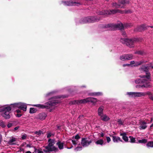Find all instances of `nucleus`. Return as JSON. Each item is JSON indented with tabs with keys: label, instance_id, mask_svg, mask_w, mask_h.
<instances>
[{
	"label": "nucleus",
	"instance_id": "1",
	"mask_svg": "<svg viewBox=\"0 0 153 153\" xmlns=\"http://www.w3.org/2000/svg\"><path fill=\"white\" fill-rule=\"evenodd\" d=\"M48 144L47 146H44L45 149H43V151L45 152H49L50 153L51 152H58L59 151L57 148H56L54 145L55 143V141L54 140L49 139L48 140Z\"/></svg>",
	"mask_w": 153,
	"mask_h": 153
},
{
	"label": "nucleus",
	"instance_id": "2",
	"mask_svg": "<svg viewBox=\"0 0 153 153\" xmlns=\"http://www.w3.org/2000/svg\"><path fill=\"white\" fill-rule=\"evenodd\" d=\"M132 26L131 24H125L123 25L122 23L118 24H108L105 25V28L110 27L112 29L115 30L118 29L120 30H123L124 28H129Z\"/></svg>",
	"mask_w": 153,
	"mask_h": 153
},
{
	"label": "nucleus",
	"instance_id": "3",
	"mask_svg": "<svg viewBox=\"0 0 153 153\" xmlns=\"http://www.w3.org/2000/svg\"><path fill=\"white\" fill-rule=\"evenodd\" d=\"M127 94L129 95H131V97H140L141 96H145L148 95L149 99L153 101V94L151 92L147 91L141 93V92H127Z\"/></svg>",
	"mask_w": 153,
	"mask_h": 153
},
{
	"label": "nucleus",
	"instance_id": "4",
	"mask_svg": "<svg viewBox=\"0 0 153 153\" xmlns=\"http://www.w3.org/2000/svg\"><path fill=\"white\" fill-rule=\"evenodd\" d=\"M101 17L99 16H90L82 18L79 20V22L81 24H86L87 23H93L95 22L99 21Z\"/></svg>",
	"mask_w": 153,
	"mask_h": 153
},
{
	"label": "nucleus",
	"instance_id": "5",
	"mask_svg": "<svg viewBox=\"0 0 153 153\" xmlns=\"http://www.w3.org/2000/svg\"><path fill=\"white\" fill-rule=\"evenodd\" d=\"M59 102L58 100H55L50 101L46 103L45 105L38 104L34 105H33L35 107H39L41 108H51L52 106L55 105Z\"/></svg>",
	"mask_w": 153,
	"mask_h": 153
},
{
	"label": "nucleus",
	"instance_id": "6",
	"mask_svg": "<svg viewBox=\"0 0 153 153\" xmlns=\"http://www.w3.org/2000/svg\"><path fill=\"white\" fill-rule=\"evenodd\" d=\"M153 69V63H150L147 64L143 65L139 68V70H142L145 72L146 75L142 76L143 77H150L151 74L149 72L151 69Z\"/></svg>",
	"mask_w": 153,
	"mask_h": 153
},
{
	"label": "nucleus",
	"instance_id": "7",
	"mask_svg": "<svg viewBox=\"0 0 153 153\" xmlns=\"http://www.w3.org/2000/svg\"><path fill=\"white\" fill-rule=\"evenodd\" d=\"M120 41L123 44H126V45L130 47H133L134 43L136 42H139V39H124L121 38Z\"/></svg>",
	"mask_w": 153,
	"mask_h": 153
},
{
	"label": "nucleus",
	"instance_id": "8",
	"mask_svg": "<svg viewBox=\"0 0 153 153\" xmlns=\"http://www.w3.org/2000/svg\"><path fill=\"white\" fill-rule=\"evenodd\" d=\"M11 110L10 106L2 107L0 108V112H2L1 115L5 119H9L11 117L10 111Z\"/></svg>",
	"mask_w": 153,
	"mask_h": 153
},
{
	"label": "nucleus",
	"instance_id": "9",
	"mask_svg": "<svg viewBox=\"0 0 153 153\" xmlns=\"http://www.w3.org/2000/svg\"><path fill=\"white\" fill-rule=\"evenodd\" d=\"M150 77H141V79H138L137 81L136 80L135 82L136 83H143V85H142V87H145V88H149L150 87V84L149 82L147 81V79H149Z\"/></svg>",
	"mask_w": 153,
	"mask_h": 153
},
{
	"label": "nucleus",
	"instance_id": "10",
	"mask_svg": "<svg viewBox=\"0 0 153 153\" xmlns=\"http://www.w3.org/2000/svg\"><path fill=\"white\" fill-rule=\"evenodd\" d=\"M93 141L92 138L90 137L82 138V139L81 143L83 146H87L89 145Z\"/></svg>",
	"mask_w": 153,
	"mask_h": 153
},
{
	"label": "nucleus",
	"instance_id": "11",
	"mask_svg": "<svg viewBox=\"0 0 153 153\" xmlns=\"http://www.w3.org/2000/svg\"><path fill=\"white\" fill-rule=\"evenodd\" d=\"M118 11V10H111L110 11L107 10H102V11L97 10V13L100 15H108L117 13Z\"/></svg>",
	"mask_w": 153,
	"mask_h": 153
},
{
	"label": "nucleus",
	"instance_id": "12",
	"mask_svg": "<svg viewBox=\"0 0 153 153\" xmlns=\"http://www.w3.org/2000/svg\"><path fill=\"white\" fill-rule=\"evenodd\" d=\"M147 27L146 25H143L137 27L135 28L134 30L135 31H142L146 29Z\"/></svg>",
	"mask_w": 153,
	"mask_h": 153
},
{
	"label": "nucleus",
	"instance_id": "13",
	"mask_svg": "<svg viewBox=\"0 0 153 153\" xmlns=\"http://www.w3.org/2000/svg\"><path fill=\"white\" fill-rule=\"evenodd\" d=\"M139 128L140 129H145L147 127L146 124L147 122H145L144 120H141L139 122Z\"/></svg>",
	"mask_w": 153,
	"mask_h": 153
},
{
	"label": "nucleus",
	"instance_id": "14",
	"mask_svg": "<svg viewBox=\"0 0 153 153\" xmlns=\"http://www.w3.org/2000/svg\"><path fill=\"white\" fill-rule=\"evenodd\" d=\"M104 109V108L103 106H100L98 108L97 114L100 117V118L102 116L103 114V111Z\"/></svg>",
	"mask_w": 153,
	"mask_h": 153
},
{
	"label": "nucleus",
	"instance_id": "15",
	"mask_svg": "<svg viewBox=\"0 0 153 153\" xmlns=\"http://www.w3.org/2000/svg\"><path fill=\"white\" fill-rule=\"evenodd\" d=\"M111 137L112 138V140L114 142L118 143L119 141L123 142V140L120 137L116 136L114 135H110Z\"/></svg>",
	"mask_w": 153,
	"mask_h": 153
},
{
	"label": "nucleus",
	"instance_id": "16",
	"mask_svg": "<svg viewBox=\"0 0 153 153\" xmlns=\"http://www.w3.org/2000/svg\"><path fill=\"white\" fill-rule=\"evenodd\" d=\"M47 115L45 113H40L39 114L37 118L38 119L40 120H44L46 117Z\"/></svg>",
	"mask_w": 153,
	"mask_h": 153
},
{
	"label": "nucleus",
	"instance_id": "17",
	"mask_svg": "<svg viewBox=\"0 0 153 153\" xmlns=\"http://www.w3.org/2000/svg\"><path fill=\"white\" fill-rule=\"evenodd\" d=\"M76 102L78 103H85L88 102V98L87 97L86 99H82V100H76L75 101Z\"/></svg>",
	"mask_w": 153,
	"mask_h": 153
},
{
	"label": "nucleus",
	"instance_id": "18",
	"mask_svg": "<svg viewBox=\"0 0 153 153\" xmlns=\"http://www.w3.org/2000/svg\"><path fill=\"white\" fill-rule=\"evenodd\" d=\"M62 3L64 4L65 5H67L68 6H71V5H73L75 2H73L71 1H62Z\"/></svg>",
	"mask_w": 153,
	"mask_h": 153
},
{
	"label": "nucleus",
	"instance_id": "19",
	"mask_svg": "<svg viewBox=\"0 0 153 153\" xmlns=\"http://www.w3.org/2000/svg\"><path fill=\"white\" fill-rule=\"evenodd\" d=\"M120 135L122 136V139L125 142H128L129 139L128 137L126 136V133H121Z\"/></svg>",
	"mask_w": 153,
	"mask_h": 153
},
{
	"label": "nucleus",
	"instance_id": "20",
	"mask_svg": "<svg viewBox=\"0 0 153 153\" xmlns=\"http://www.w3.org/2000/svg\"><path fill=\"white\" fill-rule=\"evenodd\" d=\"M100 119L105 122H107L110 119V118L108 116H107L106 114H103L101 117Z\"/></svg>",
	"mask_w": 153,
	"mask_h": 153
},
{
	"label": "nucleus",
	"instance_id": "21",
	"mask_svg": "<svg viewBox=\"0 0 153 153\" xmlns=\"http://www.w3.org/2000/svg\"><path fill=\"white\" fill-rule=\"evenodd\" d=\"M103 94L102 92H94V93H89V95L90 96H100V95H102Z\"/></svg>",
	"mask_w": 153,
	"mask_h": 153
},
{
	"label": "nucleus",
	"instance_id": "22",
	"mask_svg": "<svg viewBox=\"0 0 153 153\" xmlns=\"http://www.w3.org/2000/svg\"><path fill=\"white\" fill-rule=\"evenodd\" d=\"M64 144V143L61 142V141H58L56 143V145H58V148L60 149H63Z\"/></svg>",
	"mask_w": 153,
	"mask_h": 153
},
{
	"label": "nucleus",
	"instance_id": "23",
	"mask_svg": "<svg viewBox=\"0 0 153 153\" xmlns=\"http://www.w3.org/2000/svg\"><path fill=\"white\" fill-rule=\"evenodd\" d=\"M146 62H147L146 61H141L140 62H135V65H134L133 66H131V67L138 66H139V65H141V64H142L143 63H146Z\"/></svg>",
	"mask_w": 153,
	"mask_h": 153
},
{
	"label": "nucleus",
	"instance_id": "24",
	"mask_svg": "<svg viewBox=\"0 0 153 153\" xmlns=\"http://www.w3.org/2000/svg\"><path fill=\"white\" fill-rule=\"evenodd\" d=\"M97 99L94 98V97H88V102H91L92 103H95L97 102Z\"/></svg>",
	"mask_w": 153,
	"mask_h": 153
},
{
	"label": "nucleus",
	"instance_id": "25",
	"mask_svg": "<svg viewBox=\"0 0 153 153\" xmlns=\"http://www.w3.org/2000/svg\"><path fill=\"white\" fill-rule=\"evenodd\" d=\"M20 102L19 103H14V104H11L10 105L11 106V108H19L20 105Z\"/></svg>",
	"mask_w": 153,
	"mask_h": 153
},
{
	"label": "nucleus",
	"instance_id": "26",
	"mask_svg": "<svg viewBox=\"0 0 153 153\" xmlns=\"http://www.w3.org/2000/svg\"><path fill=\"white\" fill-rule=\"evenodd\" d=\"M19 108H20L21 110H23L24 111H26L27 110V105H25L23 103L20 102Z\"/></svg>",
	"mask_w": 153,
	"mask_h": 153
},
{
	"label": "nucleus",
	"instance_id": "27",
	"mask_svg": "<svg viewBox=\"0 0 153 153\" xmlns=\"http://www.w3.org/2000/svg\"><path fill=\"white\" fill-rule=\"evenodd\" d=\"M129 1V0H118L119 3L123 5L128 3Z\"/></svg>",
	"mask_w": 153,
	"mask_h": 153
},
{
	"label": "nucleus",
	"instance_id": "28",
	"mask_svg": "<svg viewBox=\"0 0 153 153\" xmlns=\"http://www.w3.org/2000/svg\"><path fill=\"white\" fill-rule=\"evenodd\" d=\"M113 6L114 7H115L116 8H124V6H121V5L120 4H117L116 3V2H114V3H113L112 4Z\"/></svg>",
	"mask_w": 153,
	"mask_h": 153
},
{
	"label": "nucleus",
	"instance_id": "29",
	"mask_svg": "<svg viewBox=\"0 0 153 153\" xmlns=\"http://www.w3.org/2000/svg\"><path fill=\"white\" fill-rule=\"evenodd\" d=\"M104 143V141L103 139H100L99 140H97L95 142L96 144H100V145H103Z\"/></svg>",
	"mask_w": 153,
	"mask_h": 153
},
{
	"label": "nucleus",
	"instance_id": "30",
	"mask_svg": "<svg viewBox=\"0 0 153 153\" xmlns=\"http://www.w3.org/2000/svg\"><path fill=\"white\" fill-rule=\"evenodd\" d=\"M133 55L132 54H127L126 55V60H130L132 59Z\"/></svg>",
	"mask_w": 153,
	"mask_h": 153
},
{
	"label": "nucleus",
	"instance_id": "31",
	"mask_svg": "<svg viewBox=\"0 0 153 153\" xmlns=\"http://www.w3.org/2000/svg\"><path fill=\"white\" fill-rule=\"evenodd\" d=\"M37 111V109L36 108H30V114L36 112Z\"/></svg>",
	"mask_w": 153,
	"mask_h": 153
},
{
	"label": "nucleus",
	"instance_id": "32",
	"mask_svg": "<svg viewBox=\"0 0 153 153\" xmlns=\"http://www.w3.org/2000/svg\"><path fill=\"white\" fill-rule=\"evenodd\" d=\"M144 53V51H136L135 54H138L139 55H143Z\"/></svg>",
	"mask_w": 153,
	"mask_h": 153
},
{
	"label": "nucleus",
	"instance_id": "33",
	"mask_svg": "<svg viewBox=\"0 0 153 153\" xmlns=\"http://www.w3.org/2000/svg\"><path fill=\"white\" fill-rule=\"evenodd\" d=\"M147 140L146 139H143L141 140H139L138 142L139 143H145L147 142Z\"/></svg>",
	"mask_w": 153,
	"mask_h": 153
},
{
	"label": "nucleus",
	"instance_id": "34",
	"mask_svg": "<svg viewBox=\"0 0 153 153\" xmlns=\"http://www.w3.org/2000/svg\"><path fill=\"white\" fill-rule=\"evenodd\" d=\"M146 146L150 147H153V142H149L147 143L146 144Z\"/></svg>",
	"mask_w": 153,
	"mask_h": 153
},
{
	"label": "nucleus",
	"instance_id": "35",
	"mask_svg": "<svg viewBox=\"0 0 153 153\" xmlns=\"http://www.w3.org/2000/svg\"><path fill=\"white\" fill-rule=\"evenodd\" d=\"M129 137L130 139L129 142L131 143H134L135 142V138H134L132 136H129Z\"/></svg>",
	"mask_w": 153,
	"mask_h": 153
},
{
	"label": "nucleus",
	"instance_id": "36",
	"mask_svg": "<svg viewBox=\"0 0 153 153\" xmlns=\"http://www.w3.org/2000/svg\"><path fill=\"white\" fill-rule=\"evenodd\" d=\"M16 141V139L15 138H13L8 141V143L10 144H13V143Z\"/></svg>",
	"mask_w": 153,
	"mask_h": 153
},
{
	"label": "nucleus",
	"instance_id": "37",
	"mask_svg": "<svg viewBox=\"0 0 153 153\" xmlns=\"http://www.w3.org/2000/svg\"><path fill=\"white\" fill-rule=\"evenodd\" d=\"M43 134V131H41V130H39V131H36L35 132V134H38L39 135H40L42 134Z\"/></svg>",
	"mask_w": 153,
	"mask_h": 153
},
{
	"label": "nucleus",
	"instance_id": "38",
	"mask_svg": "<svg viewBox=\"0 0 153 153\" xmlns=\"http://www.w3.org/2000/svg\"><path fill=\"white\" fill-rule=\"evenodd\" d=\"M27 137V135L26 134H22L21 138L22 140H25Z\"/></svg>",
	"mask_w": 153,
	"mask_h": 153
},
{
	"label": "nucleus",
	"instance_id": "39",
	"mask_svg": "<svg viewBox=\"0 0 153 153\" xmlns=\"http://www.w3.org/2000/svg\"><path fill=\"white\" fill-rule=\"evenodd\" d=\"M120 59L121 60L125 61L126 60V55L123 56H121L120 58Z\"/></svg>",
	"mask_w": 153,
	"mask_h": 153
},
{
	"label": "nucleus",
	"instance_id": "40",
	"mask_svg": "<svg viewBox=\"0 0 153 153\" xmlns=\"http://www.w3.org/2000/svg\"><path fill=\"white\" fill-rule=\"evenodd\" d=\"M35 152H38V153H43V152L42 151H40L39 149H37L35 148Z\"/></svg>",
	"mask_w": 153,
	"mask_h": 153
},
{
	"label": "nucleus",
	"instance_id": "41",
	"mask_svg": "<svg viewBox=\"0 0 153 153\" xmlns=\"http://www.w3.org/2000/svg\"><path fill=\"white\" fill-rule=\"evenodd\" d=\"M82 149V146H77L76 148H75V150L76 151H78L79 150H80Z\"/></svg>",
	"mask_w": 153,
	"mask_h": 153
},
{
	"label": "nucleus",
	"instance_id": "42",
	"mask_svg": "<svg viewBox=\"0 0 153 153\" xmlns=\"http://www.w3.org/2000/svg\"><path fill=\"white\" fill-rule=\"evenodd\" d=\"M80 138V137L79 136V134H77L75 135L74 137V138L76 140H79Z\"/></svg>",
	"mask_w": 153,
	"mask_h": 153
},
{
	"label": "nucleus",
	"instance_id": "43",
	"mask_svg": "<svg viewBox=\"0 0 153 153\" xmlns=\"http://www.w3.org/2000/svg\"><path fill=\"white\" fill-rule=\"evenodd\" d=\"M106 139L107 141V142L109 143L111 141V138L109 137H106Z\"/></svg>",
	"mask_w": 153,
	"mask_h": 153
},
{
	"label": "nucleus",
	"instance_id": "44",
	"mask_svg": "<svg viewBox=\"0 0 153 153\" xmlns=\"http://www.w3.org/2000/svg\"><path fill=\"white\" fill-rule=\"evenodd\" d=\"M22 115V114L21 113H17L16 114V116L17 117H21Z\"/></svg>",
	"mask_w": 153,
	"mask_h": 153
},
{
	"label": "nucleus",
	"instance_id": "45",
	"mask_svg": "<svg viewBox=\"0 0 153 153\" xmlns=\"http://www.w3.org/2000/svg\"><path fill=\"white\" fill-rule=\"evenodd\" d=\"M117 122L119 123L120 124L123 125V123L122 122V121H121V120L119 119L117 120Z\"/></svg>",
	"mask_w": 153,
	"mask_h": 153
},
{
	"label": "nucleus",
	"instance_id": "46",
	"mask_svg": "<svg viewBox=\"0 0 153 153\" xmlns=\"http://www.w3.org/2000/svg\"><path fill=\"white\" fill-rule=\"evenodd\" d=\"M71 141L73 144L74 145H76V144H77L76 141L75 140H71Z\"/></svg>",
	"mask_w": 153,
	"mask_h": 153
},
{
	"label": "nucleus",
	"instance_id": "47",
	"mask_svg": "<svg viewBox=\"0 0 153 153\" xmlns=\"http://www.w3.org/2000/svg\"><path fill=\"white\" fill-rule=\"evenodd\" d=\"M13 125L12 123H9L7 125V126L8 128H10Z\"/></svg>",
	"mask_w": 153,
	"mask_h": 153
},
{
	"label": "nucleus",
	"instance_id": "48",
	"mask_svg": "<svg viewBox=\"0 0 153 153\" xmlns=\"http://www.w3.org/2000/svg\"><path fill=\"white\" fill-rule=\"evenodd\" d=\"M51 133H49L47 134V137L48 138H49V137H51Z\"/></svg>",
	"mask_w": 153,
	"mask_h": 153
},
{
	"label": "nucleus",
	"instance_id": "49",
	"mask_svg": "<svg viewBox=\"0 0 153 153\" xmlns=\"http://www.w3.org/2000/svg\"><path fill=\"white\" fill-rule=\"evenodd\" d=\"M130 65H135V62L134 61H131L130 62Z\"/></svg>",
	"mask_w": 153,
	"mask_h": 153
},
{
	"label": "nucleus",
	"instance_id": "50",
	"mask_svg": "<svg viewBox=\"0 0 153 153\" xmlns=\"http://www.w3.org/2000/svg\"><path fill=\"white\" fill-rule=\"evenodd\" d=\"M131 64H123V67H125L126 66H130Z\"/></svg>",
	"mask_w": 153,
	"mask_h": 153
},
{
	"label": "nucleus",
	"instance_id": "51",
	"mask_svg": "<svg viewBox=\"0 0 153 153\" xmlns=\"http://www.w3.org/2000/svg\"><path fill=\"white\" fill-rule=\"evenodd\" d=\"M2 136L1 135V134H0V144L1 143V142L2 140Z\"/></svg>",
	"mask_w": 153,
	"mask_h": 153
},
{
	"label": "nucleus",
	"instance_id": "52",
	"mask_svg": "<svg viewBox=\"0 0 153 153\" xmlns=\"http://www.w3.org/2000/svg\"><path fill=\"white\" fill-rule=\"evenodd\" d=\"M16 112L17 113H21V111L20 110H17L16 111Z\"/></svg>",
	"mask_w": 153,
	"mask_h": 153
},
{
	"label": "nucleus",
	"instance_id": "53",
	"mask_svg": "<svg viewBox=\"0 0 153 153\" xmlns=\"http://www.w3.org/2000/svg\"><path fill=\"white\" fill-rule=\"evenodd\" d=\"M19 126H17L16 127H15L14 128V130H17V129H18L19 128Z\"/></svg>",
	"mask_w": 153,
	"mask_h": 153
},
{
	"label": "nucleus",
	"instance_id": "54",
	"mask_svg": "<svg viewBox=\"0 0 153 153\" xmlns=\"http://www.w3.org/2000/svg\"><path fill=\"white\" fill-rule=\"evenodd\" d=\"M2 124H3V122L2 120H0V126H1Z\"/></svg>",
	"mask_w": 153,
	"mask_h": 153
},
{
	"label": "nucleus",
	"instance_id": "55",
	"mask_svg": "<svg viewBox=\"0 0 153 153\" xmlns=\"http://www.w3.org/2000/svg\"><path fill=\"white\" fill-rule=\"evenodd\" d=\"M126 32H123L122 33V35H123V36H126Z\"/></svg>",
	"mask_w": 153,
	"mask_h": 153
},
{
	"label": "nucleus",
	"instance_id": "56",
	"mask_svg": "<svg viewBox=\"0 0 153 153\" xmlns=\"http://www.w3.org/2000/svg\"><path fill=\"white\" fill-rule=\"evenodd\" d=\"M104 134L103 133H101V137H104Z\"/></svg>",
	"mask_w": 153,
	"mask_h": 153
},
{
	"label": "nucleus",
	"instance_id": "57",
	"mask_svg": "<svg viewBox=\"0 0 153 153\" xmlns=\"http://www.w3.org/2000/svg\"><path fill=\"white\" fill-rule=\"evenodd\" d=\"M26 147H29V148H31V146L30 145H29V144H27L26 145Z\"/></svg>",
	"mask_w": 153,
	"mask_h": 153
},
{
	"label": "nucleus",
	"instance_id": "58",
	"mask_svg": "<svg viewBox=\"0 0 153 153\" xmlns=\"http://www.w3.org/2000/svg\"><path fill=\"white\" fill-rule=\"evenodd\" d=\"M81 88H86V85H82L81 86Z\"/></svg>",
	"mask_w": 153,
	"mask_h": 153
},
{
	"label": "nucleus",
	"instance_id": "59",
	"mask_svg": "<svg viewBox=\"0 0 153 153\" xmlns=\"http://www.w3.org/2000/svg\"><path fill=\"white\" fill-rule=\"evenodd\" d=\"M1 126L2 127H4L5 126H4V123L3 122V124H2Z\"/></svg>",
	"mask_w": 153,
	"mask_h": 153
},
{
	"label": "nucleus",
	"instance_id": "60",
	"mask_svg": "<svg viewBox=\"0 0 153 153\" xmlns=\"http://www.w3.org/2000/svg\"><path fill=\"white\" fill-rule=\"evenodd\" d=\"M73 146L72 145H71V146L70 147H67V148L68 149H71V148L73 147Z\"/></svg>",
	"mask_w": 153,
	"mask_h": 153
},
{
	"label": "nucleus",
	"instance_id": "61",
	"mask_svg": "<svg viewBox=\"0 0 153 153\" xmlns=\"http://www.w3.org/2000/svg\"><path fill=\"white\" fill-rule=\"evenodd\" d=\"M150 127L151 128L153 127V123H152V124L151 125H150Z\"/></svg>",
	"mask_w": 153,
	"mask_h": 153
},
{
	"label": "nucleus",
	"instance_id": "62",
	"mask_svg": "<svg viewBox=\"0 0 153 153\" xmlns=\"http://www.w3.org/2000/svg\"><path fill=\"white\" fill-rule=\"evenodd\" d=\"M68 97V96H63V98H66V97Z\"/></svg>",
	"mask_w": 153,
	"mask_h": 153
},
{
	"label": "nucleus",
	"instance_id": "63",
	"mask_svg": "<svg viewBox=\"0 0 153 153\" xmlns=\"http://www.w3.org/2000/svg\"><path fill=\"white\" fill-rule=\"evenodd\" d=\"M69 140H68L67 141V143H69L70 142L69 141Z\"/></svg>",
	"mask_w": 153,
	"mask_h": 153
},
{
	"label": "nucleus",
	"instance_id": "64",
	"mask_svg": "<svg viewBox=\"0 0 153 153\" xmlns=\"http://www.w3.org/2000/svg\"><path fill=\"white\" fill-rule=\"evenodd\" d=\"M24 144H25V143H23L22 145H21V146H24Z\"/></svg>",
	"mask_w": 153,
	"mask_h": 153
}]
</instances>
